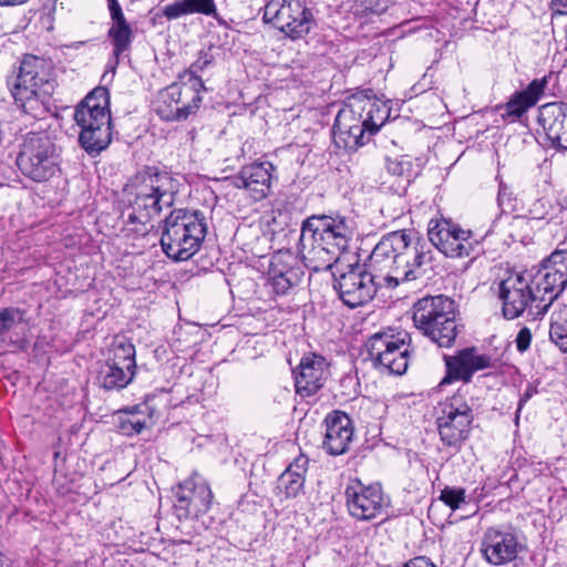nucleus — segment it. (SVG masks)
Wrapping results in <instances>:
<instances>
[{
    "mask_svg": "<svg viewBox=\"0 0 567 567\" xmlns=\"http://www.w3.org/2000/svg\"><path fill=\"white\" fill-rule=\"evenodd\" d=\"M432 260V250L413 231L399 230L383 237L372 250L369 265L384 274V285L396 287L423 276V267Z\"/></svg>",
    "mask_w": 567,
    "mask_h": 567,
    "instance_id": "f257e3e1",
    "label": "nucleus"
},
{
    "mask_svg": "<svg viewBox=\"0 0 567 567\" xmlns=\"http://www.w3.org/2000/svg\"><path fill=\"white\" fill-rule=\"evenodd\" d=\"M353 235L343 217L312 216L301 229L302 258L306 266L315 271L331 269L340 262L341 254L348 248Z\"/></svg>",
    "mask_w": 567,
    "mask_h": 567,
    "instance_id": "f03ea898",
    "label": "nucleus"
},
{
    "mask_svg": "<svg viewBox=\"0 0 567 567\" xmlns=\"http://www.w3.org/2000/svg\"><path fill=\"white\" fill-rule=\"evenodd\" d=\"M390 116L388 102L369 96H354L338 112L333 125L337 147L357 150L377 133Z\"/></svg>",
    "mask_w": 567,
    "mask_h": 567,
    "instance_id": "7ed1b4c3",
    "label": "nucleus"
},
{
    "mask_svg": "<svg viewBox=\"0 0 567 567\" xmlns=\"http://www.w3.org/2000/svg\"><path fill=\"white\" fill-rule=\"evenodd\" d=\"M179 190V182L168 172L147 167L138 172L125 186L124 199L132 207V221L147 223L163 206H171Z\"/></svg>",
    "mask_w": 567,
    "mask_h": 567,
    "instance_id": "20e7f679",
    "label": "nucleus"
},
{
    "mask_svg": "<svg viewBox=\"0 0 567 567\" xmlns=\"http://www.w3.org/2000/svg\"><path fill=\"white\" fill-rule=\"evenodd\" d=\"M16 103L24 113L41 118L49 112V100L54 89L49 61L25 55L18 73L8 81Z\"/></svg>",
    "mask_w": 567,
    "mask_h": 567,
    "instance_id": "39448f33",
    "label": "nucleus"
},
{
    "mask_svg": "<svg viewBox=\"0 0 567 567\" xmlns=\"http://www.w3.org/2000/svg\"><path fill=\"white\" fill-rule=\"evenodd\" d=\"M74 118L81 127L80 143L90 154H99L112 141L110 96L105 87H96L76 107Z\"/></svg>",
    "mask_w": 567,
    "mask_h": 567,
    "instance_id": "423d86ee",
    "label": "nucleus"
},
{
    "mask_svg": "<svg viewBox=\"0 0 567 567\" xmlns=\"http://www.w3.org/2000/svg\"><path fill=\"white\" fill-rule=\"evenodd\" d=\"M207 224L199 212L174 210L165 219L161 245L166 256L176 261L192 258L199 249Z\"/></svg>",
    "mask_w": 567,
    "mask_h": 567,
    "instance_id": "0eeeda50",
    "label": "nucleus"
},
{
    "mask_svg": "<svg viewBox=\"0 0 567 567\" xmlns=\"http://www.w3.org/2000/svg\"><path fill=\"white\" fill-rule=\"evenodd\" d=\"M203 90L205 86L200 78L185 73L181 82L173 83L158 93L156 113L167 121L185 120L199 109Z\"/></svg>",
    "mask_w": 567,
    "mask_h": 567,
    "instance_id": "6e6552de",
    "label": "nucleus"
},
{
    "mask_svg": "<svg viewBox=\"0 0 567 567\" xmlns=\"http://www.w3.org/2000/svg\"><path fill=\"white\" fill-rule=\"evenodd\" d=\"M17 164L21 173L41 183L59 172V153L52 140L43 133H30L21 145Z\"/></svg>",
    "mask_w": 567,
    "mask_h": 567,
    "instance_id": "1a4fd4ad",
    "label": "nucleus"
},
{
    "mask_svg": "<svg viewBox=\"0 0 567 567\" xmlns=\"http://www.w3.org/2000/svg\"><path fill=\"white\" fill-rule=\"evenodd\" d=\"M497 293L506 319L518 318L527 309L538 315L537 303L540 302L533 287V270L508 272L498 282Z\"/></svg>",
    "mask_w": 567,
    "mask_h": 567,
    "instance_id": "9d476101",
    "label": "nucleus"
},
{
    "mask_svg": "<svg viewBox=\"0 0 567 567\" xmlns=\"http://www.w3.org/2000/svg\"><path fill=\"white\" fill-rule=\"evenodd\" d=\"M473 419V411L461 393L447 398L440 404L436 420L442 442L458 449L470 435Z\"/></svg>",
    "mask_w": 567,
    "mask_h": 567,
    "instance_id": "9b49d317",
    "label": "nucleus"
},
{
    "mask_svg": "<svg viewBox=\"0 0 567 567\" xmlns=\"http://www.w3.org/2000/svg\"><path fill=\"white\" fill-rule=\"evenodd\" d=\"M264 20L274 23L292 40L307 35L313 24V16L302 0H269L264 9Z\"/></svg>",
    "mask_w": 567,
    "mask_h": 567,
    "instance_id": "f8f14e48",
    "label": "nucleus"
},
{
    "mask_svg": "<svg viewBox=\"0 0 567 567\" xmlns=\"http://www.w3.org/2000/svg\"><path fill=\"white\" fill-rule=\"evenodd\" d=\"M431 244L449 258L468 257L477 245L473 231L450 218H432L427 225Z\"/></svg>",
    "mask_w": 567,
    "mask_h": 567,
    "instance_id": "ddd939ff",
    "label": "nucleus"
},
{
    "mask_svg": "<svg viewBox=\"0 0 567 567\" xmlns=\"http://www.w3.org/2000/svg\"><path fill=\"white\" fill-rule=\"evenodd\" d=\"M348 270L336 278V289L340 299L350 308L362 306L375 295L377 287L384 284V274L374 271L370 266L368 272L363 265L349 264Z\"/></svg>",
    "mask_w": 567,
    "mask_h": 567,
    "instance_id": "4468645a",
    "label": "nucleus"
},
{
    "mask_svg": "<svg viewBox=\"0 0 567 567\" xmlns=\"http://www.w3.org/2000/svg\"><path fill=\"white\" fill-rule=\"evenodd\" d=\"M408 333L394 332L392 329L380 331L370 337L367 348L370 357L379 365L393 374H402L408 369Z\"/></svg>",
    "mask_w": 567,
    "mask_h": 567,
    "instance_id": "2eb2a0df",
    "label": "nucleus"
},
{
    "mask_svg": "<svg viewBox=\"0 0 567 567\" xmlns=\"http://www.w3.org/2000/svg\"><path fill=\"white\" fill-rule=\"evenodd\" d=\"M566 285L567 250H556L533 272V287L540 302L537 303V313H545Z\"/></svg>",
    "mask_w": 567,
    "mask_h": 567,
    "instance_id": "dca6fc26",
    "label": "nucleus"
},
{
    "mask_svg": "<svg viewBox=\"0 0 567 567\" xmlns=\"http://www.w3.org/2000/svg\"><path fill=\"white\" fill-rule=\"evenodd\" d=\"M110 358L101 367L100 382L105 389H123L135 374V347L125 339L115 340Z\"/></svg>",
    "mask_w": 567,
    "mask_h": 567,
    "instance_id": "f3484780",
    "label": "nucleus"
},
{
    "mask_svg": "<svg viewBox=\"0 0 567 567\" xmlns=\"http://www.w3.org/2000/svg\"><path fill=\"white\" fill-rule=\"evenodd\" d=\"M348 511L359 520H371L386 514L389 498L378 484L364 485L354 480L346 488Z\"/></svg>",
    "mask_w": 567,
    "mask_h": 567,
    "instance_id": "a211bd4d",
    "label": "nucleus"
},
{
    "mask_svg": "<svg viewBox=\"0 0 567 567\" xmlns=\"http://www.w3.org/2000/svg\"><path fill=\"white\" fill-rule=\"evenodd\" d=\"M520 547L512 530L491 527L483 534L480 551L489 565L502 566L516 559Z\"/></svg>",
    "mask_w": 567,
    "mask_h": 567,
    "instance_id": "6ab92c4d",
    "label": "nucleus"
},
{
    "mask_svg": "<svg viewBox=\"0 0 567 567\" xmlns=\"http://www.w3.org/2000/svg\"><path fill=\"white\" fill-rule=\"evenodd\" d=\"M444 361L446 375L440 382V386L455 380L467 383L475 372L488 368L491 363L489 357L480 354L475 348H466L454 355H445Z\"/></svg>",
    "mask_w": 567,
    "mask_h": 567,
    "instance_id": "aec40b11",
    "label": "nucleus"
},
{
    "mask_svg": "<svg viewBox=\"0 0 567 567\" xmlns=\"http://www.w3.org/2000/svg\"><path fill=\"white\" fill-rule=\"evenodd\" d=\"M327 377L328 365L322 357L305 355L295 371L296 390L302 396H310L322 388Z\"/></svg>",
    "mask_w": 567,
    "mask_h": 567,
    "instance_id": "412c9836",
    "label": "nucleus"
},
{
    "mask_svg": "<svg viewBox=\"0 0 567 567\" xmlns=\"http://www.w3.org/2000/svg\"><path fill=\"white\" fill-rule=\"evenodd\" d=\"M272 168L268 162L244 166L233 178V185L244 189L254 200L264 199L270 189Z\"/></svg>",
    "mask_w": 567,
    "mask_h": 567,
    "instance_id": "4be33fe9",
    "label": "nucleus"
},
{
    "mask_svg": "<svg viewBox=\"0 0 567 567\" xmlns=\"http://www.w3.org/2000/svg\"><path fill=\"white\" fill-rule=\"evenodd\" d=\"M182 493L177 495L179 508H184L188 514L199 515L206 513L213 501V493L207 481L194 474L190 478L181 484Z\"/></svg>",
    "mask_w": 567,
    "mask_h": 567,
    "instance_id": "5701e85b",
    "label": "nucleus"
},
{
    "mask_svg": "<svg viewBox=\"0 0 567 567\" xmlns=\"http://www.w3.org/2000/svg\"><path fill=\"white\" fill-rule=\"evenodd\" d=\"M324 425L323 449L331 455L346 453L353 437L350 417L346 413L334 411L327 415Z\"/></svg>",
    "mask_w": 567,
    "mask_h": 567,
    "instance_id": "b1692460",
    "label": "nucleus"
},
{
    "mask_svg": "<svg viewBox=\"0 0 567 567\" xmlns=\"http://www.w3.org/2000/svg\"><path fill=\"white\" fill-rule=\"evenodd\" d=\"M538 122L553 146L567 150V104L543 105L539 109Z\"/></svg>",
    "mask_w": 567,
    "mask_h": 567,
    "instance_id": "393cba45",
    "label": "nucleus"
},
{
    "mask_svg": "<svg viewBox=\"0 0 567 567\" xmlns=\"http://www.w3.org/2000/svg\"><path fill=\"white\" fill-rule=\"evenodd\" d=\"M453 309V300L442 295L424 297L413 306V322L424 336H435L433 320L446 316ZM436 334H439L436 332Z\"/></svg>",
    "mask_w": 567,
    "mask_h": 567,
    "instance_id": "a878e982",
    "label": "nucleus"
},
{
    "mask_svg": "<svg viewBox=\"0 0 567 567\" xmlns=\"http://www.w3.org/2000/svg\"><path fill=\"white\" fill-rule=\"evenodd\" d=\"M290 255L274 256L268 271V284L277 295H286L300 281V271L290 261Z\"/></svg>",
    "mask_w": 567,
    "mask_h": 567,
    "instance_id": "bb28decb",
    "label": "nucleus"
},
{
    "mask_svg": "<svg viewBox=\"0 0 567 567\" xmlns=\"http://www.w3.org/2000/svg\"><path fill=\"white\" fill-rule=\"evenodd\" d=\"M546 87V78L533 80L525 90L513 94L508 102L502 106L504 110L502 115L513 120L520 117L527 110L536 105Z\"/></svg>",
    "mask_w": 567,
    "mask_h": 567,
    "instance_id": "cd10ccee",
    "label": "nucleus"
},
{
    "mask_svg": "<svg viewBox=\"0 0 567 567\" xmlns=\"http://www.w3.org/2000/svg\"><path fill=\"white\" fill-rule=\"evenodd\" d=\"M308 462V457L300 454L280 475L277 488L286 498L296 497L302 491Z\"/></svg>",
    "mask_w": 567,
    "mask_h": 567,
    "instance_id": "c85d7f7f",
    "label": "nucleus"
},
{
    "mask_svg": "<svg viewBox=\"0 0 567 567\" xmlns=\"http://www.w3.org/2000/svg\"><path fill=\"white\" fill-rule=\"evenodd\" d=\"M216 12L214 0H179L164 7V16L172 20L182 16L200 13L212 16Z\"/></svg>",
    "mask_w": 567,
    "mask_h": 567,
    "instance_id": "c756f323",
    "label": "nucleus"
},
{
    "mask_svg": "<svg viewBox=\"0 0 567 567\" xmlns=\"http://www.w3.org/2000/svg\"><path fill=\"white\" fill-rule=\"evenodd\" d=\"M435 329V336H427L432 341L437 343L440 347H451L456 338V322H455V309L449 310L446 316H439L433 320L431 324Z\"/></svg>",
    "mask_w": 567,
    "mask_h": 567,
    "instance_id": "7c9ffc66",
    "label": "nucleus"
},
{
    "mask_svg": "<svg viewBox=\"0 0 567 567\" xmlns=\"http://www.w3.org/2000/svg\"><path fill=\"white\" fill-rule=\"evenodd\" d=\"M550 341L561 351L567 352V305H558L550 317Z\"/></svg>",
    "mask_w": 567,
    "mask_h": 567,
    "instance_id": "2f4dec72",
    "label": "nucleus"
},
{
    "mask_svg": "<svg viewBox=\"0 0 567 567\" xmlns=\"http://www.w3.org/2000/svg\"><path fill=\"white\" fill-rule=\"evenodd\" d=\"M109 35L114 45V53L116 55L125 51L132 41V29L126 20L112 22L109 30Z\"/></svg>",
    "mask_w": 567,
    "mask_h": 567,
    "instance_id": "473e14b6",
    "label": "nucleus"
},
{
    "mask_svg": "<svg viewBox=\"0 0 567 567\" xmlns=\"http://www.w3.org/2000/svg\"><path fill=\"white\" fill-rule=\"evenodd\" d=\"M355 14L381 13L385 10L386 0H347Z\"/></svg>",
    "mask_w": 567,
    "mask_h": 567,
    "instance_id": "72a5a7b5",
    "label": "nucleus"
},
{
    "mask_svg": "<svg viewBox=\"0 0 567 567\" xmlns=\"http://www.w3.org/2000/svg\"><path fill=\"white\" fill-rule=\"evenodd\" d=\"M386 171L394 176H410L412 171V161L408 155L388 157L385 164Z\"/></svg>",
    "mask_w": 567,
    "mask_h": 567,
    "instance_id": "f704fd0d",
    "label": "nucleus"
},
{
    "mask_svg": "<svg viewBox=\"0 0 567 567\" xmlns=\"http://www.w3.org/2000/svg\"><path fill=\"white\" fill-rule=\"evenodd\" d=\"M465 498V489L456 487H445L440 496V499L452 511L458 509L466 502Z\"/></svg>",
    "mask_w": 567,
    "mask_h": 567,
    "instance_id": "c9c22d12",
    "label": "nucleus"
},
{
    "mask_svg": "<svg viewBox=\"0 0 567 567\" xmlns=\"http://www.w3.org/2000/svg\"><path fill=\"white\" fill-rule=\"evenodd\" d=\"M22 319L18 309L6 308L0 310V334L13 328Z\"/></svg>",
    "mask_w": 567,
    "mask_h": 567,
    "instance_id": "e433bc0d",
    "label": "nucleus"
},
{
    "mask_svg": "<svg viewBox=\"0 0 567 567\" xmlns=\"http://www.w3.org/2000/svg\"><path fill=\"white\" fill-rule=\"evenodd\" d=\"M516 347L519 352H525L532 342V332L528 328H522L516 337Z\"/></svg>",
    "mask_w": 567,
    "mask_h": 567,
    "instance_id": "4c0bfd02",
    "label": "nucleus"
},
{
    "mask_svg": "<svg viewBox=\"0 0 567 567\" xmlns=\"http://www.w3.org/2000/svg\"><path fill=\"white\" fill-rule=\"evenodd\" d=\"M145 422L138 419L132 417L122 423V430L125 434L130 435L132 433H141L145 427Z\"/></svg>",
    "mask_w": 567,
    "mask_h": 567,
    "instance_id": "58836bf2",
    "label": "nucleus"
},
{
    "mask_svg": "<svg viewBox=\"0 0 567 567\" xmlns=\"http://www.w3.org/2000/svg\"><path fill=\"white\" fill-rule=\"evenodd\" d=\"M109 9L112 22L125 20L124 13L117 0H109Z\"/></svg>",
    "mask_w": 567,
    "mask_h": 567,
    "instance_id": "ea45409f",
    "label": "nucleus"
},
{
    "mask_svg": "<svg viewBox=\"0 0 567 567\" xmlns=\"http://www.w3.org/2000/svg\"><path fill=\"white\" fill-rule=\"evenodd\" d=\"M209 64V56L207 54H204L195 63L192 64L190 70L187 73H193L194 76H197L195 73L198 71H203Z\"/></svg>",
    "mask_w": 567,
    "mask_h": 567,
    "instance_id": "a19ab883",
    "label": "nucleus"
},
{
    "mask_svg": "<svg viewBox=\"0 0 567 567\" xmlns=\"http://www.w3.org/2000/svg\"><path fill=\"white\" fill-rule=\"evenodd\" d=\"M402 567H436L433 563H431L425 557H415L408 563H405Z\"/></svg>",
    "mask_w": 567,
    "mask_h": 567,
    "instance_id": "79ce46f5",
    "label": "nucleus"
},
{
    "mask_svg": "<svg viewBox=\"0 0 567 567\" xmlns=\"http://www.w3.org/2000/svg\"><path fill=\"white\" fill-rule=\"evenodd\" d=\"M551 7L557 14H567V0H551Z\"/></svg>",
    "mask_w": 567,
    "mask_h": 567,
    "instance_id": "37998d69",
    "label": "nucleus"
},
{
    "mask_svg": "<svg viewBox=\"0 0 567 567\" xmlns=\"http://www.w3.org/2000/svg\"><path fill=\"white\" fill-rule=\"evenodd\" d=\"M28 0H0V6H19Z\"/></svg>",
    "mask_w": 567,
    "mask_h": 567,
    "instance_id": "c03bdc74",
    "label": "nucleus"
},
{
    "mask_svg": "<svg viewBox=\"0 0 567 567\" xmlns=\"http://www.w3.org/2000/svg\"><path fill=\"white\" fill-rule=\"evenodd\" d=\"M504 198H505V187H501L498 192V203L501 206L504 205Z\"/></svg>",
    "mask_w": 567,
    "mask_h": 567,
    "instance_id": "a18cd8bd",
    "label": "nucleus"
},
{
    "mask_svg": "<svg viewBox=\"0 0 567 567\" xmlns=\"http://www.w3.org/2000/svg\"><path fill=\"white\" fill-rule=\"evenodd\" d=\"M530 395H532V394H530L529 392H526V393L524 394L523 399L520 400V404H522L524 401L528 400V399L530 398Z\"/></svg>",
    "mask_w": 567,
    "mask_h": 567,
    "instance_id": "49530a36",
    "label": "nucleus"
},
{
    "mask_svg": "<svg viewBox=\"0 0 567 567\" xmlns=\"http://www.w3.org/2000/svg\"><path fill=\"white\" fill-rule=\"evenodd\" d=\"M338 274L340 275L341 272H340L339 266L337 265V271L333 272V276H337Z\"/></svg>",
    "mask_w": 567,
    "mask_h": 567,
    "instance_id": "de8ad7c7",
    "label": "nucleus"
},
{
    "mask_svg": "<svg viewBox=\"0 0 567 567\" xmlns=\"http://www.w3.org/2000/svg\"><path fill=\"white\" fill-rule=\"evenodd\" d=\"M338 274L340 275L341 272H340L339 266L337 265V271L333 272V276H337Z\"/></svg>",
    "mask_w": 567,
    "mask_h": 567,
    "instance_id": "09e8293b",
    "label": "nucleus"
}]
</instances>
